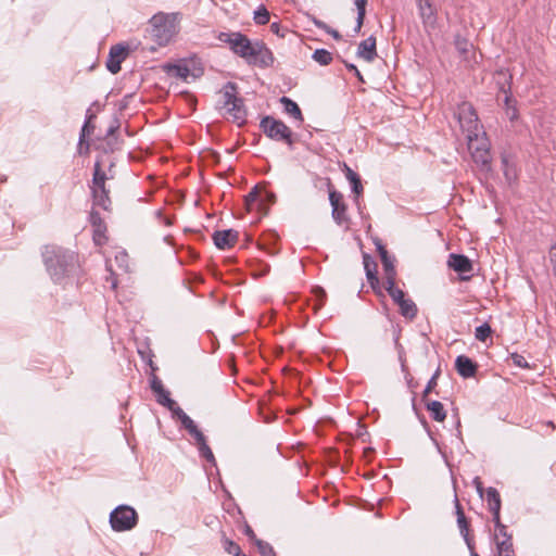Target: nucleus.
Listing matches in <instances>:
<instances>
[{
    "label": "nucleus",
    "mask_w": 556,
    "mask_h": 556,
    "mask_svg": "<svg viewBox=\"0 0 556 556\" xmlns=\"http://www.w3.org/2000/svg\"><path fill=\"white\" fill-rule=\"evenodd\" d=\"M121 124L117 118H115L110 127L106 130L104 140H105V148L104 152H114L115 150H118L122 144V140H119L118 136L116 135L117 130L119 129Z\"/></svg>",
    "instance_id": "18"
},
{
    "label": "nucleus",
    "mask_w": 556,
    "mask_h": 556,
    "mask_svg": "<svg viewBox=\"0 0 556 556\" xmlns=\"http://www.w3.org/2000/svg\"><path fill=\"white\" fill-rule=\"evenodd\" d=\"M244 60L250 65H255L262 68L273 66L275 58L270 49L260 40L253 41Z\"/></svg>",
    "instance_id": "8"
},
{
    "label": "nucleus",
    "mask_w": 556,
    "mask_h": 556,
    "mask_svg": "<svg viewBox=\"0 0 556 556\" xmlns=\"http://www.w3.org/2000/svg\"><path fill=\"white\" fill-rule=\"evenodd\" d=\"M237 85L228 81L222 90V99L224 108L230 106V104L237 99Z\"/></svg>",
    "instance_id": "28"
},
{
    "label": "nucleus",
    "mask_w": 556,
    "mask_h": 556,
    "mask_svg": "<svg viewBox=\"0 0 556 556\" xmlns=\"http://www.w3.org/2000/svg\"><path fill=\"white\" fill-rule=\"evenodd\" d=\"M427 410L430 413L431 418L438 422H442L446 418V410L444 409V406L439 401H430L426 400L424 401Z\"/></svg>",
    "instance_id": "23"
},
{
    "label": "nucleus",
    "mask_w": 556,
    "mask_h": 556,
    "mask_svg": "<svg viewBox=\"0 0 556 556\" xmlns=\"http://www.w3.org/2000/svg\"><path fill=\"white\" fill-rule=\"evenodd\" d=\"M270 31H271L273 34H275V35H277V36H279V37L283 38V37H285V34H286V31H287V29H282V28H281V26H280V24L275 22V23H271V24H270Z\"/></svg>",
    "instance_id": "50"
},
{
    "label": "nucleus",
    "mask_w": 556,
    "mask_h": 556,
    "mask_svg": "<svg viewBox=\"0 0 556 556\" xmlns=\"http://www.w3.org/2000/svg\"><path fill=\"white\" fill-rule=\"evenodd\" d=\"M345 66L350 72H353L355 74V76L358 78L359 81L364 83V78H363L361 72L357 70V67L354 64L345 62Z\"/></svg>",
    "instance_id": "53"
},
{
    "label": "nucleus",
    "mask_w": 556,
    "mask_h": 556,
    "mask_svg": "<svg viewBox=\"0 0 556 556\" xmlns=\"http://www.w3.org/2000/svg\"><path fill=\"white\" fill-rule=\"evenodd\" d=\"M198 450H199L200 455L203 458H205L211 464H215V456H214L212 450L210 448V446L207 445V443Z\"/></svg>",
    "instance_id": "46"
},
{
    "label": "nucleus",
    "mask_w": 556,
    "mask_h": 556,
    "mask_svg": "<svg viewBox=\"0 0 556 556\" xmlns=\"http://www.w3.org/2000/svg\"><path fill=\"white\" fill-rule=\"evenodd\" d=\"M182 425V427L188 431L190 434L195 428L197 425L194 421L185 413L178 418Z\"/></svg>",
    "instance_id": "44"
},
{
    "label": "nucleus",
    "mask_w": 556,
    "mask_h": 556,
    "mask_svg": "<svg viewBox=\"0 0 556 556\" xmlns=\"http://www.w3.org/2000/svg\"><path fill=\"white\" fill-rule=\"evenodd\" d=\"M226 109L227 113L232 117L235 122L241 124L245 121L247 111L242 98L237 97V99L230 104V106Z\"/></svg>",
    "instance_id": "22"
},
{
    "label": "nucleus",
    "mask_w": 556,
    "mask_h": 556,
    "mask_svg": "<svg viewBox=\"0 0 556 556\" xmlns=\"http://www.w3.org/2000/svg\"><path fill=\"white\" fill-rule=\"evenodd\" d=\"M190 435L195 440L198 448L206 444V439L198 427L190 433Z\"/></svg>",
    "instance_id": "47"
},
{
    "label": "nucleus",
    "mask_w": 556,
    "mask_h": 556,
    "mask_svg": "<svg viewBox=\"0 0 556 556\" xmlns=\"http://www.w3.org/2000/svg\"><path fill=\"white\" fill-rule=\"evenodd\" d=\"M496 533H495V536L497 535L498 539L502 538V539H507V536H511V534H509L507 532V527L504 525V528L503 529H495Z\"/></svg>",
    "instance_id": "56"
},
{
    "label": "nucleus",
    "mask_w": 556,
    "mask_h": 556,
    "mask_svg": "<svg viewBox=\"0 0 556 556\" xmlns=\"http://www.w3.org/2000/svg\"><path fill=\"white\" fill-rule=\"evenodd\" d=\"M492 333L491 326L488 323L476 328L475 337L477 340L484 342Z\"/></svg>",
    "instance_id": "40"
},
{
    "label": "nucleus",
    "mask_w": 556,
    "mask_h": 556,
    "mask_svg": "<svg viewBox=\"0 0 556 556\" xmlns=\"http://www.w3.org/2000/svg\"><path fill=\"white\" fill-rule=\"evenodd\" d=\"M106 175L102 170L101 162L97 161L93 166V177L91 186V194L93 205L102 207L104 211H111L112 201L110 190L105 185Z\"/></svg>",
    "instance_id": "5"
},
{
    "label": "nucleus",
    "mask_w": 556,
    "mask_h": 556,
    "mask_svg": "<svg viewBox=\"0 0 556 556\" xmlns=\"http://www.w3.org/2000/svg\"><path fill=\"white\" fill-rule=\"evenodd\" d=\"M440 374H441L440 368H438L435 370V372L433 374V376L428 381L426 389L422 392V401L428 400L427 397H428L429 393L432 392V390L437 387V384H438L437 381H438Z\"/></svg>",
    "instance_id": "42"
},
{
    "label": "nucleus",
    "mask_w": 556,
    "mask_h": 556,
    "mask_svg": "<svg viewBox=\"0 0 556 556\" xmlns=\"http://www.w3.org/2000/svg\"><path fill=\"white\" fill-rule=\"evenodd\" d=\"M394 262L395 257L389 255L384 249V290L399 307L400 315L407 320H413L417 316L418 308L415 302L395 285L396 271Z\"/></svg>",
    "instance_id": "2"
},
{
    "label": "nucleus",
    "mask_w": 556,
    "mask_h": 556,
    "mask_svg": "<svg viewBox=\"0 0 556 556\" xmlns=\"http://www.w3.org/2000/svg\"><path fill=\"white\" fill-rule=\"evenodd\" d=\"M548 256L552 265L556 264V244L552 245L549 249Z\"/></svg>",
    "instance_id": "58"
},
{
    "label": "nucleus",
    "mask_w": 556,
    "mask_h": 556,
    "mask_svg": "<svg viewBox=\"0 0 556 556\" xmlns=\"http://www.w3.org/2000/svg\"><path fill=\"white\" fill-rule=\"evenodd\" d=\"M473 483H475V486L477 489V492L482 497L483 493H484V489H483V484H482L480 478L479 477L475 478Z\"/></svg>",
    "instance_id": "55"
},
{
    "label": "nucleus",
    "mask_w": 556,
    "mask_h": 556,
    "mask_svg": "<svg viewBox=\"0 0 556 556\" xmlns=\"http://www.w3.org/2000/svg\"><path fill=\"white\" fill-rule=\"evenodd\" d=\"M279 101L288 115L292 116L295 121L303 123L304 117L296 102L286 96L281 97Z\"/></svg>",
    "instance_id": "24"
},
{
    "label": "nucleus",
    "mask_w": 556,
    "mask_h": 556,
    "mask_svg": "<svg viewBox=\"0 0 556 556\" xmlns=\"http://www.w3.org/2000/svg\"><path fill=\"white\" fill-rule=\"evenodd\" d=\"M504 93H505L504 110H505L507 118L511 123H514V122L518 121V117H519L518 109L516 106L517 101L515 99H513L511 94L508 93L507 91H504Z\"/></svg>",
    "instance_id": "26"
},
{
    "label": "nucleus",
    "mask_w": 556,
    "mask_h": 556,
    "mask_svg": "<svg viewBox=\"0 0 556 556\" xmlns=\"http://www.w3.org/2000/svg\"><path fill=\"white\" fill-rule=\"evenodd\" d=\"M485 493L490 511L501 509V496L498 491L495 488L490 486L485 490Z\"/></svg>",
    "instance_id": "32"
},
{
    "label": "nucleus",
    "mask_w": 556,
    "mask_h": 556,
    "mask_svg": "<svg viewBox=\"0 0 556 556\" xmlns=\"http://www.w3.org/2000/svg\"><path fill=\"white\" fill-rule=\"evenodd\" d=\"M164 70L169 76L180 78L182 80H187L190 75L195 78L202 74L201 70H199V73H191L189 66L186 63L166 64Z\"/></svg>",
    "instance_id": "20"
},
{
    "label": "nucleus",
    "mask_w": 556,
    "mask_h": 556,
    "mask_svg": "<svg viewBox=\"0 0 556 556\" xmlns=\"http://www.w3.org/2000/svg\"><path fill=\"white\" fill-rule=\"evenodd\" d=\"M447 265L460 275V280L468 281L471 278V276L466 274L470 273L473 269V266L466 255L455 253L450 254Z\"/></svg>",
    "instance_id": "14"
},
{
    "label": "nucleus",
    "mask_w": 556,
    "mask_h": 556,
    "mask_svg": "<svg viewBox=\"0 0 556 556\" xmlns=\"http://www.w3.org/2000/svg\"><path fill=\"white\" fill-rule=\"evenodd\" d=\"M269 12L268 10L261 5L255 12H254V21L258 25H265L269 22Z\"/></svg>",
    "instance_id": "39"
},
{
    "label": "nucleus",
    "mask_w": 556,
    "mask_h": 556,
    "mask_svg": "<svg viewBox=\"0 0 556 556\" xmlns=\"http://www.w3.org/2000/svg\"><path fill=\"white\" fill-rule=\"evenodd\" d=\"M345 176L346 179L350 181L352 186V191L358 195L363 192V186L361 178L357 173H355L352 168H350L348 165H344Z\"/></svg>",
    "instance_id": "29"
},
{
    "label": "nucleus",
    "mask_w": 556,
    "mask_h": 556,
    "mask_svg": "<svg viewBox=\"0 0 556 556\" xmlns=\"http://www.w3.org/2000/svg\"><path fill=\"white\" fill-rule=\"evenodd\" d=\"M314 23L320 29L326 30L328 28V25L325 22H321V21H318V20H314Z\"/></svg>",
    "instance_id": "61"
},
{
    "label": "nucleus",
    "mask_w": 556,
    "mask_h": 556,
    "mask_svg": "<svg viewBox=\"0 0 556 556\" xmlns=\"http://www.w3.org/2000/svg\"><path fill=\"white\" fill-rule=\"evenodd\" d=\"M222 542H223V546H224V549L226 553L233 555V556L244 555L241 551V547L232 540L224 536Z\"/></svg>",
    "instance_id": "37"
},
{
    "label": "nucleus",
    "mask_w": 556,
    "mask_h": 556,
    "mask_svg": "<svg viewBox=\"0 0 556 556\" xmlns=\"http://www.w3.org/2000/svg\"><path fill=\"white\" fill-rule=\"evenodd\" d=\"M364 269L366 273L367 281L377 294L378 298L382 296V287L378 278V264L368 253H363Z\"/></svg>",
    "instance_id": "12"
},
{
    "label": "nucleus",
    "mask_w": 556,
    "mask_h": 556,
    "mask_svg": "<svg viewBox=\"0 0 556 556\" xmlns=\"http://www.w3.org/2000/svg\"><path fill=\"white\" fill-rule=\"evenodd\" d=\"M128 55V48L123 45L112 46L110 49L109 58L106 61V68L112 74H117L121 71V64Z\"/></svg>",
    "instance_id": "16"
},
{
    "label": "nucleus",
    "mask_w": 556,
    "mask_h": 556,
    "mask_svg": "<svg viewBox=\"0 0 556 556\" xmlns=\"http://www.w3.org/2000/svg\"><path fill=\"white\" fill-rule=\"evenodd\" d=\"M418 8L424 22L433 24L435 21V10L433 9L430 0L419 1Z\"/></svg>",
    "instance_id": "27"
},
{
    "label": "nucleus",
    "mask_w": 556,
    "mask_h": 556,
    "mask_svg": "<svg viewBox=\"0 0 556 556\" xmlns=\"http://www.w3.org/2000/svg\"><path fill=\"white\" fill-rule=\"evenodd\" d=\"M89 223L92 227V239L94 244L103 245L104 243H106V224L98 211L93 208L90 211Z\"/></svg>",
    "instance_id": "13"
},
{
    "label": "nucleus",
    "mask_w": 556,
    "mask_h": 556,
    "mask_svg": "<svg viewBox=\"0 0 556 556\" xmlns=\"http://www.w3.org/2000/svg\"><path fill=\"white\" fill-rule=\"evenodd\" d=\"M255 546L257 547L261 556H276V552L268 542H265L261 539H255Z\"/></svg>",
    "instance_id": "38"
},
{
    "label": "nucleus",
    "mask_w": 556,
    "mask_h": 556,
    "mask_svg": "<svg viewBox=\"0 0 556 556\" xmlns=\"http://www.w3.org/2000/svg\"><path fill=\"white\" fill-rule=\"evenodd\" d=\"M455 115L457 116L463 131L466 132V136L468 134H473L476 136L477 131H480L481 125L471 103L463 102L459 104Z\"/></svg>",
    "instance_id": "9"
},
{
    "label": "nucleus",
    "mask_w": 556,
    "mask_h": 556,
    "mask_svg": "<svg viewBox=\"0 0 556 556\" xmlns=\"http://www.w3.org/2000/svg\"><path fill=\"white\" fill-rule=\"evenodd\" d=\"M41 256L47 271L54 282H61L73 274L78 265V256L75 252L56 244L45 245Z\"/></svg>",
    "instance_id": "1"
},
{
    "label": "nucleus",
    "mask_w": 556,
    "mask_h": 556,
    "mask_svg": "<svg viewBox=\"0 0 556 556\" xmlns=\"http://www.w3.org/2000/svg\"><path fill=\"white\" fill-rule=\"evenodd\" d=\"M500 511H501V509L491 510V514L493 516V522L495 525V529H503L504 528V525L501 521Z\"/></svg>",
    "instance_id": "52"
},
{
    "label": "nucleus",
    "mask_w": 556,
    "mask_h": 556,
    "mask_svg": "<svg viewBox=\"0 0 556 556\" xmlns=\"http://www.w3.org/2000/svg\"><path fill=\"white\" fill-rule=\"evenodd\" d=\"M149 24V35L159 46L167 45L177 31L175 18L164 13L153 15Z\"/></svg>",
    "instance_id": "3"
},
{
    "label": "nucleus",
    "mask_w": 556,
    "mask_h": 556,
    "mask_svg": "<svg viewBox=\"0 0 556 556\" xmlns=\"http://www.w3.org/2000/svg\"><path fill=\"white\" fill-rule=\"evenodd\" d=\"M502 166L506 181L511 185L517 179V174L514 165L510 163L508 155H502Z\"/></svg>",
    "instance_id": "30"
},
{
    "label": "nucleus",
    "mask_w": 556,
    "mask_h": 556,
    "mask_svg": "<svg viewBox=\"0 0 556 556\" xmlns=\"http://www.w3.org/2000/svg\"><path fill=\"white\" fill-rule=\"evenodd\" d=\"M455 509H456V516H457V525H458L460 534L463 535L468 549H473L475 541H473V536L470 534V529H469L470 522L467 519V517L465 516L463 507L457 497H455Z\"/></svg>",
    "instance_id": "15"
},
{
    "label": "nucleus",
    "mask_w": 556,
    "mask_h": 556,
    "mask_svg": "<svg viewBox=\"0 0 556 556\" xmlns=\"http://www.w3.org/2000/svg\"><path fill=\"white\" fill-rule=\"evenodd\" d=\"M358 55L366 61H372L377 56L376 38L368 37L358 45Z\"/></svg>",
    "instance_id": "21"
},
{
    "label": "nucleus",
    "mask_w": 556,
    "mask_h": 556,
    "mask_svg": "<svg viewBox=\"0 0 556 556\" xmlns=\"http://www.w3.org/2000/svg\"><path fill=\"white\" fill-rule=\"evenodd\" d=\"M354 2L357 8V18H356L355 31H359L363 26L365 14H366L367 0H354Z\"/></svg>",
    "instance_id": "36"
},
{
    "label": "nucleus",
    "mask_w": 556,
    "mask_h": 556,
    "mask_svg": "<svg viewBox=\"0 0 556 556\" xmlns=\"http://www.w3.org/2000/svg\"><path fill=\"white\" fill-rule=\"evenodd\" d=\"M455 368L463 378H471L478 370V365L468 356L459 355L455 361Z\"/></svg>",
    "instance_id": "19"
},
{
    "label": "nucleus",
    "mask_w": 556,
    "mask_h": 556,
    "mask_svg": "<svg viewBox=\"0 0 556 556\" xmlns=\"http://www.w3.org/2000/svg\"><path fill=\"white\" fill-rule=\"evenodd\" d=\"M262 200L263 206L261 207V210L266 213L268 211L269 205L276 202V194L271 191H265L264 195H262Z\"/></svg>",
    "instance_id": "43"
},
{
    "label": "nucleus",
    "mask_w": 556,
    "mask_h": 556,
    "mask_svg": "<svg viewBox=\"0 0 556 556\" xmlns=\"http://www.w3.org/2000/svg\"><path fill=\"white\" fill-rule=\"evenodd\" d=\"M469 135H470L472 140H473V138L477 140L476 147H479V148H482V147L490 148L488 139L485 137H480V131H477L476 136L473 134H469Z\"/></svg>",
    "instance_id": "49"
},
{
    "label": "nucleus",
    "mask_w": 556,
    "mask_h": 556,
    "mask_svg": "<svg viewBox=\"0 0 556 556\" xmlns=\"http://www.w3.org/2000/svg\"><path fill=\"white\" fill-rule=\"evenodd\" d=\"M218 39L219 41L227 43L230 50L242 59H244L253 42L248 38V36L240 31L220 33Z\"/></svg>",
    "instance_id": "10"
},
{
    "label": "nucleus",
    "mask_w": 556,
    "mask_h": 556,
    "mask_svg": "<svg viewBox=\"0 0 556 556\" xmlns=\"http://www.w3.org/2000/svg\"><path fill=\"white\" fill-rule=\"evenodd\" d=\"M151 390L156 394V401L164 400L167 395H169V392L164 388L162 381L155 376H152L151 383H150Z\"/></svg>",
    "instance_id": "33"
},
{
    "label": "nucleus",
    "mask_w": 556,
    "mask_h": 556,
    "mask_svg": "<svg viewBox=\"0 0 556 556\" xmlns=\"http://www.w3.org/2000/svg\"><path fill=\"white\" fill-rule=\"evenodd\" d=\"M94 117L96 116L93 114L88 115L87 119L81 128L80 136H79V143H78L79 153H81V149H83V144L85 143L86 136H89L94 129V126L91 125V119Z\"/></svg>",
    "instance_id": "34"
},
{
    "label": "nucleus",
    "mask_w": 556,
    "mask_h": 556,
    "mask_svg": "<svg viewBox=\"0 0 556 556\" xmlns=\"http://www.w3.org/2000/svg\"><path fill=\"white\" fill-rule=\"evenodd\" d=\"M468 42L466 40L464 41H458L457 42V49L462 52V53H466L468 51Z\"/></svg>",
    "instance_id": "59"
},
{
    "label": "nucleus",
    "mask_w": 556,
    "mask_h": 556,
    "mask_svg": "<svg viewBox=\"0 0 556 556\" xmlns=\"http://www.w3.org/2000/svg\"><path fill=\"white\" fill-rule=\"evenodd\" d=\"M182 425V427L188 431L190 434L195 428L197 425L194 421L185 413L178 418Z\"/></svg>",
    "instance_id": "45"
},
{
    "label": "nucleus",
    "mask_w": 556,
    "mask_h": 556,
    "mask_svg": "<svg viewBox=\"0 0 556 556\" xmlns=\"http://www.w3.org/2000/svg\"><path fill=\"white\" fill-rule=\"evenodd\" d=\"M496 548L498 556H503L504 554L515 555L511 536H507V539L501 540L496 535Z\"/></svg>",
    "instance_id": "31"
},
{
    "label": "nucleus",
    "mask_w": 556,
    "mask_h": 556,
    "mask_svg": "<svg viewBox=\"0 0 556 556\" xmlns=\"http://www.w3.org/2000/svg\"><path fill=\"white\" fill-rule=\"evenodd\" d=\"M244 204L249 212L253 211L254 208L261 210V207L263 206V200H262V194H261L257 186H255L244 197Z\"/></svg>",
    "instance_id": "25"
},
{
    "label": "nucleus",
    "mask_w": 556,
    "mask_h": 556,
    "mask_svg": "<svg viewBox=\"0 0 556 556\" xmlns=\"http://www.w3.org/2000/svg\"><path fill=\"white\" fill-rule=\"evenodd\" d=\"M510 358H511L514 365H516L520 368H529V364L522 355L514 353V354H511Z\"/></svg>",
    "instance_id": "48"
},
{
    "label": "nucleus",
    "mask_w": 556,
    "mask_h": 556,
    "mask_svg": "<svg viewBox=\"0 0 556 556\" xmlns=\"http://www.w3.org/2000/svg\"><path fill=\"white\" fill-rule=\"evenodd\" d=\"M468 140V150L471 153V157L476 165L479 167L480 172L482 173H490L492 170V164H491V153L490 148H479L476 147L477 140L473 138L471 139L470 135H467Z\"/></svg>",
    "instance_id": "11"
},
{
    "label": "nucleus",
    "mask_w": 556,
    "mask_h": 556,
    "mask_svg": "<svg viewBox=\"0 0 556 556\" xmlns=\"http://www.w3.org/2000/svg\"><path fill=\"white\" fill-rule=\"evenodd\" d=\"M157 403L165 406L169 410H174V407L177 405V403L172 400L169 395H167L164 400H159Z\"/></svg>",
    "instance_id": "51"
},
{
    "label": "nucleus",
    "mask_w": 556,
    "mask_h": 556,
    "mask_svg": "<svg viewBox=\"0 0 556 556\" xmlns=\"http://www.w3.org/2000/svg\"><path fill=\"white\" fill-rule=\"evenodd\" d=\"M324 184L328 189L333 220L337 225L349 228L350 217L348 215V205L344 202L343 194L333 189L330 178H325Z\"/></svg>",
    "instance_id": "7"
},
{
    "label": "nucleus",
    "mask_w": 556,
    "mask_h": 556,
    "mask_svg": "<svg viewBox=\"0 0 556 556\" xmlns=\"http://www.w3.org/2000/svg\"><path fill=\"white\" fill-rule=\"evenodd\" d=\"M313 60L320 65H329L332 62V54L326 49H317L312 55Z\"/></svg>",
    "instance_id": "35"
},
{
    "label": "nucleus",
    "mask_w": 556,
    "mask_h": 556,
    "mask_svg": "<svg viewBox=\"0 0 556 556\" xmlns=\"http://www.w3.org/2000/svg\"><path fill=\"white\" fill-rule=\"evenodd\" d=\"M313 292H314V294L316 296V301H317L316 304L314 305V311L317 312L325 305L327 294H326V291L321 287H315L313 289Z\"/></svg>",
    "instance_id": "41"
},
{
    "label": "nucleus",
    "mask_w": 556,
    "mask_h": 556,
    "mask_svg": "<svg viewBox=\"0 0 556 556\" xmlns=\"http://www.w3.org/2000/svg\"><path fill=\"white\" fill-rule=\"evenodd\" d=\"M138 523L137 511L128 505H119L110 514V525L116 532L134 529Z\"/></svg>",
    "instance_id": "6"
},
{
    "label": "nucleus",
    "mask_w": 556,
    "mask_h": 556,
    "mask_svg": "<svg viewBox=\"0 0 556 556\" xmlns=\"http://www.w3.org/2000/svg\"><path fill=\"white\" fill-rule=\"evenodd\" d=\"M244 534L250 539V541H252L255 544V539H257V538H256L253 529L249 525H245V527H244Z\"/></svg>",
    "instance_id": "54"
},
{
    "label": "nucleus",
    "mask_w": 556,
    "mask_h": 556,
    "mask_svg": "<svg viewBox=\"0 0 556 556\" xmlns=\"http://www.w3.org/2000/svg\"><path fill=\"white\" fill-rule=\"evenodd\" d=\"M174 417L179 418L185 412L181 407L178 406V404L174 407V410H170Z\"/></svg>",
    "instance_id": "60"
},
{
    "label": "nucleus",
    "mask_w": 556,
    "mask_h": 556,
    "mask_svg": "<svg viewBox=\"0 0 556 556\" xmlns=\"http://www.w3.org/2000/svg\"><path fill=\"white\" fill-rule=\"evenodd\" d=\"M326 31H327L328 34L332 35V37H333L334 39H340V38H341L340 34H339L337 30H334V29H331V28H329V27H328V28L326 29Z\"/></svg>",
    "instance_id": "62"
},
{
    "label": "nucleus",
    "mask_w": 556,
    "mask_h": 556,
    "mask_svg": "<svg viewBox=\"0 0 556 556\" xmlns=\"http://www.w3.org/2000/svg\"><path fill=\"white\" fill-rule=\"evenodd\" d=\"M260 127L269 139L283 142L290 149H293L296 136L282 121L276 119L273 116H265L261 119Z\"/></svg>",
    "instance_id": "4"
},
{
    "label": "nucleus",
    "mask_w": 556,
    "mask_h": 556,
    "mask_svg": "<svg viewBox=\"0 0 556 556\" xmlns=\"http://www.w3.org/2000/svg\"><path fill=\"white\" fill-rule=\"evenodd\" d=\"M372 452H374V450H372L371 447H366V448L364 450V454H365V456H366V457H367V455H368L369 453H372Z\"/></svg>",
    "instance_id": "64"
},
{
    "label": "nucleus",
    "mask_w": 556,
    "mask_h": 556,
    "mask_svg": "<svg viewBox=\"0 0 556 556\" xmlns=\"http://www.w3.org/2000/svg\"><path fill=\"white\" fill-rule=\"evenodd\" d=\"M377 507H378V510L376 511V516L380 517V509L382 507V497L377 500Z\"/></svg>",
    "instance_id": "63"
},
{
    "label": "nucleus",
    "mask_w": 556,
    "mask_h": 556,
    "mask_svg": "<svg viewBox=\"0 0 556 556\" xmlns=\"http://www.w3.org/2000/svg\"><path fill=\"white\" fill-rule=\"evenodd\" d=\"M374 242H375V245H376V251H377L380 260L382 261V240L379 239V238H376L374 240Z\"/></svg>",
    "instance_id": "57"
},
{
    "label": "nucleus",
    "mask_w": 556,
    "mask_h": 556,
    "mask_svg": "<svg viewBox=\"0 0 556 556\" xmlns=\"http://www.w3.org/2000/svg\"><path fill=\"white\" fill-rule=\"evenodd\" d=\"M239 232L235 229L216 230L213 233V241L217 249H231L238 242Z\"/></svg>",
    "instance_id": "17"
}]
</instances>
